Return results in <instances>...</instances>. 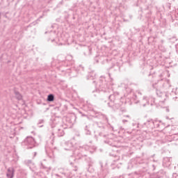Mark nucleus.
Instances as JSON below:
<instances>
[{
  "label": "nucleus",
  "instance_id": "obj_1",
  "mask_svg": "<svg viewBox=\"0 0 178 178\" xmlns=\"http://www.w3.org/2000/svg\"><path fill=\"white\" fill-rule=\"evenodd\" d=\"M25 141L29 145H34V144H35V141L33 137H28Z\"/></svg>",
  "mask_w": 178,
  "mask_h": 178
},
{
  "label": "nucleus",
  "instance_id": "obj_2",
  "mask_svg": "<svg viewBox=\"0 0 178 178\" xmlns=\"http://www.w3.org/2000/svg\"><path fill=\"white\" fill-rule=\"evenodd\" d=\"M8 178H13V168H9L7 172Z\"/></svg>",
  "mask_w": 178,
  "mask_h": 178
},
{
  "label": "nucleus",
  "instance_id": "obj_3",
  "mask_svg": "<svg viewBox=\"0 0 178 178\" xmlns=\"http://www.w3.org/2000/svg\"><path fill=\"white\" fill-rule=\"evenodd\" d=\"M47 101L52 102V101H54V95H49L47 97Z\"/></svg>",
  "mask_w": 178,
  "mask_h": 178
},
{
  "label": "nucleus",
  "instance_id": "obj_4",
  "mask_svg": "<svg viewBox=\"0 0 178 178\" xmlns=\"http://www.w3.org/2000/svg\"><path fill=\"white\" fill-rule=\"evenodd\" d=\"M15 97L17 99H22V95L19 92H15Z\"/></svg>",
  "mask_w": 178,
  "mask_h": 178
}]
</instances>
